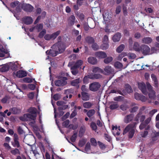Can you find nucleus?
<instances>
[{"label":"nucleus","instance_id":"7ed1b4c3","mask_svg":"<svg viewBox=\"0 0 159 159\" xmlns=\"http://www.w3.org/2000/svg\"><path fill=\"white\" fill-rule=\"evenodd\" d=\"M60 32L61 31L60 30H58L51 34H46L44 36V39L45 40L48 41L50 40L51 39L54 40L59 35Z\"/></svg>","mask_w":159,"mask_h":159},{"label":"nucleus","instance_id":"3c124183","mask_svg":"<svg viewBox=\"0 0 159 159\" xmlns=\"http://www.w3.org/2000/svg\"><path fill=\"white\" fill-rule=\"evenodd\" d=\"M11 153L14 155H16L17 154H20V152L19 150L17 148H15L14 149L12 150L11 151Z\"/></svg>","mask_w":159,"mask_h":159},{"label":"nucleus","instance_id":"5701e85b","mask_svg":"<svg viewBox=\"0 0 159 159\" xmlns=\"http://www.w3.org/2000/svg\"><path fill=\"white\" fill-rule=\"evenodd\" d=\"M75 17L73 15H71L68 19V22L69 25H72L74 24Z\"/></svg>","mask_w":159,"mask_h":159},{"label":"nucleus","instance_id":"338daca9","mask_svg":"<svg viewBox=\"0 0 159 159\" xmlns=\"http://www.w3.org/2000/svg\"><path fill=\"white\" fill-rule=\"evenodd\" d=\"M77 114L76 110H74L71 114L70 117V119H72Z\"/></svg>","mask_w":159,"mask_h":159},{"label":"nucleus","instance_id":"423d86ee","mask_svg":"<svg viewBox=\"0 0 159 159\" xmlns=\"http://www.w3.org/2000/svg\"><path fill=\"white\" fill-rule=\"evenodd\" d=\"M141 51L143 54L147 55L149 54L150 52V48L147 45L143 44L140 46V51Z\"/></svg>","mask_w":159,"mask_h":159},{"label":"nucleus","instance_id":"680f3d73","mask_svg":"<svg viewBox=\"0 0 159 159\" xmlns=\"http://www.w3.org/2000/svg\"><path fill=\"white\" fill-rule=\"evenodd\" d=\"M70 70L71 72L73 75H76L78 73V70L77 68L75 69H72V66L71 67Z\"/></svg>","mask_w":159,"mask_h":159},{"label":"nucleus","instance_id":"a19ab883","mask_svg":"<svg viewBox=\"0 0 159 159\" xmlns=\"http://www.w3.org/2000/svg\"><path fill=\"white\" fill-rule=\"evenodd\" d=\"M43 25L42 24H37L35 26V29L37 30L38 32H40L42 29Z\"/></svg>","mask_w":159,"mask_h":159},{"label":"nucleus","instance_id":"bb28decb","mask_svg":"<svg viewBox=\"0 0 159 159\" xmlns=\"http://www.w3.org/2000/svg\"><path fill=\"white\" fill-rule=\"evenodd\" d=\"M9 111L14 114H16L19 113L20 112V110L17 107H15L10 108Z\"/></svg>","mask_w":159,"mask_h":159},{"label":"nucleus","instance_id":"6ab92c4d","mask_svg":"<svg viewBox=\"0 0 159 159\" xmlns=\"http://www.w3.org/2000/svg\"><path fill=\"white\" fill-rule=\"evenodd\" d=\"M27 72L24 71L20 70L17 72L16 75L19 78H22L27 76Z\"/></svg>","mask_w":159,"mask_h":159},{"label":"nucleus","instance_id":"f704fd0d","mask_svg":"<svg viewBox=\"0 0 159 159\" xmlns=\"http://www.w3.org/2000/svg\"><path fill=\"white\" fill-rule=\"evenodd\" d=\"M37 109L34 107H30L28 109L30 113L36 116Z\"/></svg>","mask_w":159,"mask_h":159},{"label":"nucleus","instance_id":"4468645a","mask_svg":"<svg viewBox=\"0 0 159 159\" xmlns=\"http://www.w3.org/2000/svg\"><path fill=\"white\" fill-rule=\"evenodd\" d=\"M134 114H130L126 116L124 119V122L126 124L128 123L131 122L133 120Z\"/></svg>","mask_w":159,"mask_h":159},{"label":"nucleus","instance_id":"052dcab7","mask_svg":"<svg viewBox=\"0 0 159 159\" xmlns=\"http://www.w3.org/2000/svg\"><path fill=\"white\" fill-rule=\"evenodd\" d=\"M89 78L87 75L85 76L83 79V82L85 84H88L89 82Z\"/></svg>","mask_w":159,"mask_h":159},{"label":"nucleus","instance_id":"f257e3e1","mask_svg":"<svg viewBox=\"0 0 159 159\" xmlns=\"http://www.w3.org/2000/svg\"><path fill=\"white\" fill-rule=\"evenodd\" d=\"M137 124V123L134 122L128 125L124 129L123 134L124 135L128 133L129 138H132L134 136Z\"/></svg>","mask_w":159,"mask_h":159},{"label":"nucleus","instance_id":"a878e982","mask_svg":"<svg viewBox=\"0 0 159 159\" xmlns=\"http://www.w3.org/2000/svg\"><path fill=\"white\" fill-rule=\"evenodd\" d=\"M142 43L145 44H149L152 41V39L150 37H146L143 39Z\"/></svg>","mask_w":159,"mask_h":159},{"label":"nucleus","instance_id":"cd10ccee","mask_svg":"<svg viewBox=\"0 0 159 159\" xmlns=\"http://www.w3.org/2000/svg\"><path fill=\"white\" fill-rule=\"evenodd\" d=\"M150 128V126L149 125H148L147 127L146 128L145 130L143 132H141L140 135L142 137L145 138L146 137L148 134V132L147 130Z\"/></svg>","mask_w":159,"mask_h":159},{"label":"nucleus","instance_id":"603ef678","mask_svg":"<svg viewBox=\"0 0 159 159\" xmlns=\"http://www.w3.org/2000/svg\"><path fill=\"white\" fill-rule=\"evenodd\" d=\"M69 123V120H67L62 123V126L64 127L68 128Z\"/></svg>","mask_w":159,"mask_h":159},{"label":"nucleus","instance_id":"20e7f679","mask_svg":"<svg viewBox=\"0 0 159 159\" xmlns=\"http://www.w3.org/2000/svg\"><path fill=\"white\" fill-rule=\"evenodd\" d=\"M101 86L99 83L97 82H94L89 84V89L92 91L96 92L98 90Z\"/></svg>","mask_w":159,"mask_h":159},{"label":"nucleus","instance_id":"a18cd8bd","mask_svg":"<svg viewBox=\"0 0 159 159\" xmlns=\"http://www.w3.org/2000/svg\"><path fill=\"white\" fill-rule=\"evenodd\" d=\"M9 67L8 66L5 65L3 66L0 69V71L2 72H5L9 70Z\"/></svg>","mask_w":159,"mask_h":159},{"label":"nucleus","instance_id":"f8f14e48","mask_svg":"<svg viewBox=\"0 0 159 159\" xmlns=\"http://www.w3.org/2000/svg\"><path fill=\"white\" fill-rule=\"evenodd\" d=\"M46 53L47 55L53 57L56 56L58 53H61L59 52V50L58 52L53 49L47 50L46 51Z\"/></svg>","mask_w":159,"mask_h":159},{"label":"nucleus","instance_id":"13d9d810","mask_svg":"<svg viewBox=\"0 0 159 159\" xmlns=\"http://www.w3.org/2000/svg\"><path fill=\"white\" fill-rule=\"evenodd\" d=\"M90 127L92 129L94 130H96L97 128L96 123L94 122H92L91 123Z\"/></svg>","mask_w":159,"mask_h":159},{"label":"nucleus","instance_id":"2f4dec72","mask_svg":"<svg viewBox=\"0 0 159 159\" xmlns=\"http://www.w3.org/2000/svg\"><path fill=\"white\" fill-rule=\"evenodd\" d=\"M85 39L86 42L89 44L93 43L94 42V39L90 36L86 37Z\"/></svg>","mask_w":159,"mask_h":159},{"label":"nucleus","instance_id":"473e14b6","mask_svg":"<svg viewBox=\"0 0 159 159\" xmlns=\"http://www.w3.org/2000/svg\"><path fill=\"white\" fill-rule=\"evenodd\" d=\"M106 73V75H107L110 74L111 72V67L109 66H107L105 67L104 69Z\"/></svg>","mask_w":159,"mask_h":159},{"label":"nucleus","instance_id":"bf43d9fd","mask_svg":"<svg viewBox=\"0 0 159 159\" xmlns=\"http://www.w3.org/2000/svg\"><path fill=\"white\" fill-rule=\"evenodd\" d=\"M114 66L116 68H120L122 67V64L120 62L117 61L115 63Z\"/></svg>","mask_w":159,"mask_h":159},{"label":"nucleus","instance_id":"0eeeda50","mask_svg":"<svg viewBox=\"0 0 159 159\" xmlns=\"http://www.w3.org/2000/svg\"><path fill=\"white\" fill-rule=\"evenodd\" d=\"M145 119V116L143 115L141 112L139 113L136 115L134 118V120L139 123L140 121L141 122H143Z\"/></svg>","mask_w":159,"mask_h":159},{"label":"nucleus","instance_id":"6e6d98bb","mask_svg":"<svg viewBox=\"0 0 159 159\" xmlns=\"http://www.w3.org/2000/svg\"><path fill=\"white\" fill-rule=\"evenodd\" d=\"M90 142L92 145L96 146L97 145V143L96 140L94 138H92L90 139Z\"/></svg>","mask_w":159,"mask_h":159},{"label":"nucleus","instance_id":"de8ad7c7","mask_svg":"<svg viewBox=\"0 0 159 159\" xmlns=\"http://www.w3.org/2000/svg\"><path fill=\"white\" fill-rule=\"evenodd\" d=\"M109 47L108 43H103L101 46V48L103 50H106Z\"/></svg>","mask_w":159,"mask_h":159},{"label":"nucleus","instance_id":"9b49d317","mask_svg":"<svg viewBox=\"0 0 159 159\" xmlns=\"http://www.w3.org/2000/svg\"><path fill=\"white\" fill-rule=\"evenodd\" d=\"M95 56L99 59L105 58L107 57L106 53L102 51H98L95 53Z\"/></svg>","mask_w":159,"mask_h":159},{"label":"nucleus","instance_id":"79ce46f5","mask_svg":"<svg viewBox=\"0 0 159 159\" xmlns=\"http://www.w3.org/2000/svg\"><path fill=\"white\" fill-rule=\"evenodd\" d=\"M77 136V133L76 132L74 133L70 139V140L72 142H74L75 141L76 139Z\"/></svg>","mask_w":159,"mask_h":159},{"label":"nucleus","instance_id":"0e129e2a","mask_svg":"<svg viewBox=\"0 0 159 159\" xmlns=\"http://www.w3.org/2000/svg\"><path fill=\"white\" fill-rule=\"evenodd\" d=\"M120 108L121 110L124 111L126 110L127 108V105L125 104H123L120 105Z\"/></svg>","mask_w":159,"mask_h":159},{"label":"nucleus","instance_id":"2eb2a0df","mask_svg":"<svg viewBox=\"0 0 159 159\" xmlns=\"http://www.w3.org/2000/svg\"><path fill=\"white\" fill-rule=\"evenodd\" d=\"M24 117L27 120H35L36 117L35 115L30 113H26L24 115Z\"/></svg>","mask_w":159,"mask_h":159},{"label":"nucleus","instance_id":"4be33fe9","mask_svg":"<svg viewBox=\"0 0 159 159\" xmlns=\"http://www.w3.org/2000/svg\"><path fill=\"white\" fill-rule=\"evenodd\" d=\"M119 106L117 102L113 101L111 102L109 107L111 110H113L117 109Z\"/></svg>","mask_w":159,"mask_h":159},{"label":"nucleus","instance_id":"aec40b11","mask_svg":"<svg viewBox=\"0 0 159 159\" xmlns=\"http://www.w3.org/2000/svg\"><path fill=\"white\" fill-rule=\"evenodd\" d=\"M121 33L118 32L116 33L112 37V40L115 42L119 41L121 37Z\"/></svg>","mask_w":159,"mask_h":159},{"label":"nucleus","instance_id":"9d476101","mask_svg":"<svg viewBox=\"0 0 159 159\" xmlns=\"http://www.w3.org/2000/svg\"><path fill=\"white\" fill-rule=\"evenodd\" d=\"M134 96L135 99L138 100H140L142 102H145L147 100V98L142 94H139L137 93H135Z\"/></svg>","mask_w":159,"mask_h":159},{"label":"nucleus","instance_id":"774afa93","mask_svg":"<svg viewBox=\"0 0 159 159\" xmlns=\"http://www.w3.org/2000/svg\"><path fill=\"white\" fill-rule=\"evenodd\" d=\"M147 126L143 122H141L139 126V128L140 130H142L145 128Z\"/></svg>","mask_w":159,"mask_h":159},{"label":"nucleus","instance_id":"4c0bfd02","mask_svg":"<svg viewBox=\"0 0 159 159\" xmlns=\"http://www.w3.org/2000/svg\"><path fill=\"white\" fill-rule=\"evenodd\" d=\"M125 89L128 93H131L133 92L132 89L130 85L128 84L125 85Z\"/></svg>","mask_w":159,"mask_h":159},{"label":"nucleus","instance_id":"5fc2aeb1","mask_svg":"<svg viewBox=\"0 0 159 159\" xmlns=\"http://www.w3.org/2000/svg\"><path fill=\"white\" fill-rule=\"evenodd\" d=\"M17 132L20 135L22 134L25 133V132L22 129V128L20 126H19L18 127Z\"/></svg>","mask_w":159,"mask_h":159},{"label":"nucleus","instance_id":"393cba45","mask_svg":"<svg viewBox=\"0 0 159 159\" xmlns=\"http://www.w3.org/2000/svg\"><path fill=\"white\" fill-rule=\"evenodd\" d=\"M82 99L84 101H88L89 100V96L88 93L85 92H81Z\"/></svg>","mask_w":159,"mask_h":159},{"label":"nucleus","instance_id":"c756f323","mask_svg":"<svg viewBox=\"0 0 159 159\" xmlns=\"http://www.w3.org/2000/svg\"><path fill=\"white\" fill-rule=\"evenodd\" d=\"M133 49L136 51L137 52L140 51V47L139 43L137 42L134 43L133 45Z\"/></svg>","mask_w":159,"mask_h":159},{"label":"nucleus","instance_id":"72a5a7b5","mask_svg":"<svg viewBox=\"0 0 159 159\" xmlns=\"http://www.w3.org/2000/svg\"><path fill=\"white\" fill-rule=\"evenodd\" d=\"M93 106V104L90 102H88L83 104V107L85 108H89Z\"/></svg>","mask_w":159,"mask_h":159},{"label":"nucleus","instance_id":"f3484780","mask_svg":"<svg viewBox=\"0 0 159 159\" xmlns=\"http://www.w3.org/2000/svg\"><path fill=\"white\" fill-rule=\"evenodd\" d=\"M120 127L119 126L118 128L116 126H114L113 125L112 127V133L113 135L116 136V135H119L120 134Z\"/></svg>","mask_w":159,"mask_h":159},{"label":"nucleus","instance_id":"c03bdc74","mask_svg":"<svg viewBox=\"0 0 159 159\" xmlns=\"http://www.w3.org/2000/svg\"><path fill=\"white\" fill-rule=\"evenodd\" d=\"M46 33V30L45 29H43L42 31L39 33L38 35V37L40 39L42 38Z\"/></svg>","mask_w":159,"mask_h":159},{"label":"nucleus","instance_id":"a211bd4d","mask_svg":"<svg viewBox=\"0 0 159 159\" xmlns=\"http://www.w3.org/2000/svg\"><path fill=\"white\" fill-rule=\"evenodd\" d=\"M81 82L80 78H78L72 80L70 82V84L73 86H75L77 88L79 87V84Z\"/></svg>","mask_w":159,"mask_h":159},{"label":"nucleus","instance_id":"69168bd1","mask_svg":"<svg viewBox=\"0 0 159 159\" xmlns=\"http://www.w3.org/2000/svg\"><path fill=\"white\" fill-rule=\"evenodd\" d=\"M70 112H67L61 118V120L62 121H64L66 119L68 118L70 115Z\"/></svg>","mask_w":159,"mask_h":159},{"label":"nucleus","instance_id":"ddd939ff","mask_svg":"<svg viewBox=\"0 0 159 159\" xmlns=\"http://www.w3.org/2000/svg\"><path fill=\"white\" fill-rule=\"evenodd\" d=\"M22 21L25 24L28 25L32 24L33 20L31 17L26 16L22 19Z\"/></svg>","mask_w":159,"mask_h":159},{"label":"nucleus","instance_id":"7c9ffc66","mask_svg":"<svg viewBox=\"0 0 159 159\" xmlns=\"http://www.w3.org/2000/svg\"><path fill=\"white\" fill-rule=\"evenodd\" d=\"M95 111L94 109H91L88 111L86 113L87 116L89 117H91L95 113Z\"/></svg>","mask_w":159,"mask_h":159},{"label":"nucleus","instance_id":"6e6552de","mask_svg":"<svg viewBox=\"0 0 159 159\" xmlns=\"http://www.w3.org/2000/svg\"><path fill=\"white\" fill-rule=\"evenodd\" d=\"M22 8L26 12H30L33 11L34 7L30 4H24L22 5Z\"/></svg>","mask_w":159,"mask_h":159},{"label":"nucleus","instance_id":"1a4fd4ad","mask_svg":"<svg viewBox=\"0 0 159 159\" xmlns=\"http://www.w3.org/2000/svg\"><path fill=\"white\" fill-rule=\"evenodd\" d=\"M139 88L141 91L142 93L144 95H146L147 91L145 84L144 83H139L138 84Z\"/></svg>","mask_w":159,"mask_h":159},{"label":"nucleus","instance_id":"c9c22d12","mask_svg":"<svg viewBox=\"0 0 159 159\" xmlns=\"http://www.w3.org/2000/svg\"><path fill=\"white\" fill-rule=\"evenodd\" d=\"M92 71L94 73H102L103 70L101 68L98 67H96L94 68L92 70Z\"/></svg>","mask_w":159,"mask_h":159},{"label":"nucleus","instance_id":"b1692460","mask_svg":"<svg viewBox=\"0 0 159 159\" xmlns=\"http://www.w3.org/2000/svg\"><path fill=\"white\" fill-rule=\"evenodd\" d=\"M88 62L92 65L96 64L97 62V59L93 57H90L88 58Z\"/></svg>","mask_w":159,"mask_h":159},{"label":"nucleus","instance_id":"4d7b16f0","mask_svg":"<svg viewBox=\"0 0 159 159\" xmlns=\"http://www.w3.org/2000/svg\"><path fill=\"white\" fill-rule=\"evenodd\" d=\"M124 98L122 96H118L114 98V100L115 101L121 102L122 101Z\"/></svg>","mask_w":159,"mask_h":159},{"label":"nucleus","instance_id":"864d4df0","mask_svg":"<svg viewBox=\"0 0 159 159\" xmlns=\"http://www.w3.org/2000/svg\"><path fill=\"white\" fill-rule=\"evenodd\" d=\"M23 81L25 83H30L33 82L32 79L29 77H25L23 80Z\"/></svg>","mask_w":159,"mask_h":159},{"label":"nucleus","instance_id":"ea45409f","mask_svg":"<svg viewBox=\"0 0 159 159\" xmlns=\"http://www.w3.org/2000/svg\"><path fill=\"white\" fill-rule=\"evenodd\" d=\"M85 131V129L83 127H81L80 128L79 134V137H82L84 134Z\"/></svg>","mask_w":159,"mask_h":159},{"label":"nucleus","instance_id":"e433bc0d","mask_svg":"<svg viewBox=\"0 0 159 159\" xmlns=\"http://www.w3.org/2000/svg\"><path fill=\"white\" fill-rule=\"evenodd\" d=\"M104 60L103 62L106 64H108L113 60V58L111 57H106Z\"/></svg>","mask_w":159,"mask_h":159},{"label":"nucleus","instance_id":"dca6fc26","mask_svg":"<svg viewBox=\"0 0 159 159\" xmlns=\"http://www.w3.org/2000/svg\"><path fill=\"white\" fill-rule=\"evenodd\" d=\"M14 144L12 143V144L14 147H16L19 148L20 147L19 142L18 141V137L17 134H14Z\"/></svg>","mask_w":159,"mask_h":159},{"label":"nucleus","instance_id":"c85d7f7f","mask_svg":"<svg viewBox=\"0 0 159 159\" xmlns=\"http://www.w3.org/2000/svg\"><path fill=\"white\" fill-rule=\"evenodd\" d=\"M148 96L151 99H154L156 98L155 93L154 90L149 91Z\"/></svg>","mask_w":159,"mask_h":159},{"label":"nucleus","instance_id":"37998d69","mask_svg":"<svg viewBox=\"0 0 159 159\" xmlns=\"http://www.w3.org/2000/svg\"><path fill=\"white\" fill-rule=\"evenodd\" d=\"M10 98L9 96L6 95L1 99V101L3 103H6Z\"/></svg>","mask_w":159,"mask_h":159},{"label":"nucleus","instance_id":"412c9836","mask_svg":"<svg viewBox=\"0 0 159 159\" xmlns=\"http://www.w3.org/2000/svg\"><path fill=\"white\" fill-rule=\"evenodd\" d=\"M83 61L81 60L77 61L75 64L72 66V69L78 68L82 65Z\"/></svg>","mask_w":159,"mask_h":159},{"label":"nucleus","instance_id":"49530a36","mask_svg":"<svg viewBox=\"0 0 159 159\" xmlns=\"http://www.w3.org/2000/svg\"><path fill=\"white\" fill-rule=\"evenodd\" d=\"M19 3L20 2L18 1H15L13 2H11L10 4V5L11 8H13L16 6L17 7Z\"/></svg>","mask_w":159,"mask_h":159},{"label":"nucleus","instance_id":"58836bf2","mask_svg":"<svg viewBox=\"0 0 159 159\" xmlns=\"http://www.w3.org/2000/svg\"><path fill=\"white\" fill-rule=\"evenodd\" d=\"M125 45L123 44H121L116 49V51L118 52H121L124 49Z\"/></svg>","mask_w":159,"mask_h":159},{"label":"nucleus","instance_id":"f03ea898","mask_svg":"<svg viewBox=\"0 0 159 159\" xmlns=\"http://www.w3.org/2000/svg\"><path fill=\"white\" fill-rule=\"evenodd\" d=\"M58 78L60 79L56 80L54 82L56 86L58 87L63 86L67 84V80L68 79L66 77H60L59 76Z\"/></svg>","mask_w":159,"mask_h":159},{"label":"nucleus","instance_id":"8fccbe9b","mask_svg":"<svg viewBox=\"0 0 159 159\" xmlns=\"http://www.w3.org/2000/svg\"><path fill=\"white\" fill-rule=\"evenodd\" d=\"M86 142V140L84 139H82L80 140L79 142V146L80 147H83L85 144Z\"/></svg>","mask_w":159,"mask_h":159},{"label":"nucleus","instance_id":"09e8293b","mask_svg":"<svg viewBox=\"0 0 159 159\" xmlns=\"http://www.w3.org/2000/svg\"><path fill=\"white\" fill-rule=\"evenodd\" d=\"M139 109V107L138 106H134L129 110V111L130 113H134L136 112Z\"/></svg>","mask_w":159,"mask_h":159},{"label":"nucleus","instance_id":"e2e57ef3","mask_svg":"<svg viewBox=\"0 0 159 159\" xmlns=\"http://www.w3.org/2000/svg\"><path fill=\"white\" fill-rule=\"evenodd\" d=\"M92 48L95 51L99 49V47L96 43H93L92 45Z\"/></svg>","mask_w":159,"mask_h":159},{"label":"nucleus","instance_id":"39448f33","mask_svg":"<svg viewBox=\"0 0 159 159\" xmlns=\"http://www.w3.org/2000/svg\"><path fill=\"white\" fill-rule=\"evenodd\" d=\"M57 40H58V42L56 43V44L58 46L59 52L62 53L64 52L65 48L64 47V45L61 42V36H58L57 38Z\"/></svg>","mask_w":159,"mask_h":159}]
</instances>
